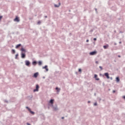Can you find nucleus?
I'll list each match as a JSON object with an SVG mask.
<instances>
[{"label": "nucleus", "instance_id": "1", "mask_svg": "<svg viewBox=\"0 0 125 125\" xmlns=\"http://www.w3.org/2000/svg\"><path fill=\"white\" fill-rule=\"evenodd\" d=\"M21 58H22V59H24L26 58V54H25V53L23 52H21Z\"/></svg>", "mask_w": 125, "mask_h": 125}, {"label": "nucleus", "instance_id": "2", "mask_svg": "<svg viewBox=\"0 0 125 125\" xmlns=\"http://www.w3.org/2000/svg\"><path fill=\"white\" fill-rule=\"evenodd\" d=\"M51 106L54 110V111H57L58 110V107H57V105H56L55 106H54L53 104H51Z\"/></svg>", "mask_w": 125, "mask_h": 125}, {"label": "nucleus", "instance_id": "3", "mask_svg": "<svg viewBox=\"0 0 125 125\" xmlns=\"http://www.w3.org/2000/svg\"><path fill=\"white\" fill-rule=\"evenodd\" d=\"M39 88H40V86H39V84L36 85V89H35L33 91L34 92H36V91H39Z\"/></svg>", "mask_w": 125, "mask_h": 125}, {"label": "nucleus", "instance_id": "4", "mask_svg": "<svg viewBox=\"0 0 125 125\" xmlns=\"http://www.w3.org/2000/svg\"><path fill=\"white\" fill-rule=\"evenodd\" d=\"M25 65L27 66H30V64H31V62H30V61H28V60H26L25 61Z\"/></svg>", "mask_w": 125, "mask_h": 125}, {"label": "nucleus", "instance_id": "5", "mask_svg": "<svg viewBox=\"0 0 125 125\" xmlns=\"http://www.w3.org/2000/svg\"><path fill=\"white\" fill-rule=\"evenodd\" d=\"M14 21L15 22H20V20H19V18L16 17V18L14 19Z\"/></svg>", "mask_w": 125, "mask_h": 125}, {"label": "nucleus", "instance_id": "6", "mask_svg": "<svg viewBox=\"0 0 125 125\" xmlns=\"http://www.w3.org/2000/svg\"><path fill=\"white\" fill-rule=\"evenodd\" d=\"M97 52L96 51H93V52H91L89 54L90 55H95V54H97Z\"/></svg>", "mask_w": 125, "mask_h": 125}, {"label": "nucleus", "instance_id": "7", "mask_svg": "<svg viewBox=\"0 0 125 125\" xmlns=\"http://www.w3.org/2000/svg\"><path fill=\"white\" fill-rule=\"evenodd\" d=\"M38 76H39V72H36L34 73L33 77L34 78H38Z\"/></svg>", "mask_w": 125, "mask_h": 125}, {"label": "nucleus", "instance_id": "8", "mask_svg": "<svg viewBox=\"0 0 125 125\" xmlns=\"http://www.w3.org/2000/svg\"><path fill=\"white\" fill-rule=\"evenodd\" d=\"M104 76L107 78V79H110V77H109V73H105Z\"/></svg>", "mask_w": 125, "mask_h": 125}, {"label": "nucleus", "instance_id": "9", "mask_svg": "<svg viewBox=\"0 0 125 125\" xmlns=\"http://www.w3.org/2000/svg\"><path fill=\"white\" fill-rule=\"evenodd\" d=\"M56 89L57 92L58 93H59V92H60V90H61V89L60 88H58V87H57L56 88Z\"/></svg>", "mask_w": 125, "mask_h": 125}, {"label": "nucleus", "instance_id": "10", "mask_svg": "<svg viewBox=\"0 0 125 125\" xmlns=\"http://www.w3.org/2000/svg\"><path fill=\"white\" fill-rule=\"evenodd\" d=\"M60 5H61V3H60V2H59V4H58V5L56 4H54L55 7H59V6H60Z\"/></svg>", "mask_w": 125, "mask_h": 125}, {"label": "nucleus", "instance_id": "11", "mask_svg": "<svg viewBox=\"0 0 125 125\" xmlns=\"http://www.w3.org/2000/svg\"><path fill=\"white\" fill-rule=\"evenodd\" d=\"M42 69H45L46 72H48V68H47V65H45V66H43Z\"/></svg>", "mask_w": 125, "mask_h": 125}, {"label": "nucleus", "instance_id": "12", "mask_svg": "<svg viewBox=\"0 0 125 125\" xmlns=\"http://www.w3.org/2000/svg\"><path fill=\"white\" fill-rule=\"evenodd\" d=\"M21 52H26V49H24V48L22 47L21 49Z\"/></svg>", "mask_w": 125, "mask_h": 125}, {"label": "nucleus", "instance_id": "13", "mask_svg": "<svg viewBox=\"0 0 125 125\" xmlns=\"http://www.w3.org/2000/svg\"><path fill=\"white\" fill-rule=\"evenodd\" d=\"M53 101H54V100H53V99H51L49 103L51 104V105H53Z\"/></svg>", "mask_w": 125, "mask_h": 125}, {"label": "nucleus", "instance_id": "14", "mask_svg": "<svg viewBox=\"0 0 125 125\" xmlns=\"http://www.w3.org/2000/svg\"><path fill=\"white\" fill-rule=\"evenodd\" d=\"M29 111L30 112V113H31V114H32V115H34L35 114V112L34 111H32V110H31V109H29Z\"/></svg>", "mask_w": 125, "mask_h": 125}, {"label": "nucleus", "instance_id": "15", "mask_svg": "<svg viewBox=\"0 0 125 125\" xmlns=\"http://www.w3.org/2000/svg\"><path fill=\"white\" fill-rule=\"evenodd\" d=\"M103 47L104 49H106L107 48L109 47V45L107 44L106 45H104Z\"/></svg>", "mask_w": 125, "mask_h": 125}, {"label": "nucleus", "instance_id": "16", "mask_svg": "<svg viewBox=\"0 0 125 125\" xmlns=\"http://www.w3.org/2000/svg\"><path fill=\"white\" fill-rule=\"evenodd\" d=\"M32 65H34V66H36V65H37V62L36 61H33L32 62Z\"/></svg>", "mask_w": 125, "mask_h": 125}, {"label": "nucleus", "instance_id": "17", "mask_svg": "<svg viewBox=\"0 0 125 125\" xmlns=\"http://www.w3.org/2000/svg\"><path fill=\"white\" fill-rule=\"evenodd\" d=\"M20 46H21V44H19L17 45V46H16V48H19V47H20Z\"/></svg>", "mask_w": 125, "mask_h": 125}, {"label": "nucleus", "instance_id": "18", "mask_svg": "<svg viewBox=\"0 0 125 125\" xmlns=\"http://www.w3.org/2000/svg\"><path fill=\"white\" fill-rule=\"evenodd\" d=\"M116 80L117 83H119V82H120V78L119 77H116Z\"/></svg>", "mask_w": 125, "mask_h": 125}, {"label": "nucleus", "instance_id": "19", "mask_svg": "<svg viewBox=\"0 0 125 125\" xmlns=\"http://www.w3.org/2000/svg\"><path fill=\"white\" fill-rule=\"evenodd\" d=\"M38 64H39V66H41V65H42V61H39L38 62Z\"/></svg>", "mask_w": 125, "mask_h": 125}, {"label": "nucleus", "instance_id": "20", "mask_svg": "<svg viewBox=\"0 0 125 125\" xmlns=\"http://www.w3.org/2000/svg\"><path fill=\"white\" fill-rule=\"evenodd\" d=\"M19 55L18 54H17L16 55H15V59H17V58H18V56H19Z\"/></svg>", "mask_w": 125, "mask_h": 125}, {"label": "nucleus", "instance_id": "21", "mask_svg": "<svg viewBox=\"0 0 125 125\" xmlns=\"http://www.w3.org/2000/svg\"><path fill=\"white\" fill-rule=\"evenodd\" d=\"M12 52L13 54H14L15 53V50L14 49H12Z\"/></svg>", "mask_w": 125, "mask_h": 125}, {"label": "nucleus", "instance_id": "22", "mask_svg": "<svg viewBox=\"0 0 125 125\" xmlns=\"http://www.w3.org/2000/svg\"><path fill=\"white\" fill-rule=\"evenodd\" d=\"M99 68H100V69H101V70H103V68L102 67V66H100Z\"/></svg>", "mask_w": 125, "mask_h": 125}, {"label": "nucleus", "instance_id": "23", "mask_svg": "<svg viewBox=\"0 0 125 125\" xmlns=\"http://www.w3.org/2000/svg\"><path fill=\"white\" fill-rule=\"evenodd\" d=\"M94 78H95V79H96L97 78V75L95 74L94 75Z\"/></svg>", "mask_w": 125, "mask_h": 125}, {"label": "nucleus", "instance_id": "24", "mask_svg": "<svg viewBox=\"0 0 125 125\" xmlns=\"http://www.w3.org/2000/svg\"><path fill=\"white\" fill-rule=\"evenodd\" d=\"M94 106H97V103H95L94 104Z\"/></svg>", "mask_w": 125, "mask_h": 125}, {"label": "nucleus", "instance_id": "25", "mask_svg": "<svg viewBox=\"0 0 125 125\" xmlns=\"http://www.w3.org/2000/svg\"><path fill=\"white\" fill-rule=\"evenodd\" d=\"M26 108L28 110V111H29V109H31V108H29V107H28V106H26Z\"/></svg>", "mask_w": 125, "mask_h": 125}, {"label": "nucleus", "instance_id": "26", "mask_svg": "<svg viewBox=\"0 0 125 125\" xmlns=\"http://www.w3.org/2000/svg\"><path fill=\"white\" fill-rule=\"evenodd\" d=\"M96 79V81H99V78H95Z\"/></svg>", "mask_w": 125, "mask_h": 125}, {"label": "nucleus", "instance_id": "27", "mask_svg": "<svg viewBox=\"0 0 125 125\" xmlns=\"http://www.w3.org/2000/svg\"><path fill=\"white\" fill-rule=\"evenodd\" d=\"M4 102H5L6 103H8V101H6V100H4Z\"/></svg>", "mask_w": 125, "mask_h": 125}, {"label": "nucleus", "instance_id": "28", "mask_svg": "<svg viewBox=\"0 0 125 125\" xmlns=\"http://www.w3.org/2000/svg\"><path fill=\"white\" fill-rule=\"evenodd\" d=\"M38 24H41V21H39L38 22Z\"/></svg>", "mask_w": 125, "mask_h": 125}, {"label": "nucleus", "instance_id": "29", "mask_svg": "<svg viewBox=\"0 0 125 125\" xmlns=\"http://www.w3.org/2000/svg\"><path fill=\"white\" fill-rule=\"evenodd\" d=\"M79 72H82V69H79Z\"/></svg>", "mask_w": 125, "mask_h": 125}, {"label": "nucleus", "instance_id": "30", "mask_svg": "<svg viewBox=\"0 0 125 125\" xmlns=\"http://www.w3.org/2000/svg\"><path fill=\"white\" fill-rule=\"evenodd\" d=\"M26 125H31V124H29V123H26Z\"/></svg>", "mask_w": 125, "mask_h": 125}, {"label": "nucleus", "instance_id": "31", "mask_svg": "<svg viewBox=\"0 0 125 125\" xmlns=\"http://www.w3.org/2000/svg\"><path fill=\"white\" fill-rule=\"evenodd\" d=\"M1 18H2V16H0V20H1Z\"/></svg>", "mask_w": 125, "mask_h": 125}, {"label": "nucleus", "instance_id": "32", "mask_svg": "<svg viewBox=\"0 0 125 125\" xmlns=\"http://www.w3.org/2000/svg\"><path fill=\"white\" fill-rule=\"evenodd\" d=\"M86 42H89V40H87Z\"/></svg>", "mask_w": 125, "mask_h": 125}, {"label": "nucleus", "instance_id": "33", "mask_svg": "<svg viewBox=\"0 0 125 125\" xmlns=\"http://www.w3.org/2000/svg\"><path fill=\"white\" fill-rule=\"evenodd\" d=\"M95 63H96V64H98V61H96V62H95Z\"/></svg>", "mask_w": 125, "mask_h": 125}, {"label": "nucleus", "instance_id": "34", "mask_svg": "<svg viewBox=\"0 0 125 125\" xmlns=\"http://www.w3.org/2000/svg\"><path fill=\"white\" fill-rule=\"evenodd\" d=\"M93 40H94V41H96L97 39H96V38H94Z\"/></svg>", "mask_w": 125, "mask_h": 125}, {"label": "nucleus", "instance_id": "35", "mask_svg": "<svg viewBox=\"0 0 125 125\" xmlns=\"http://www.w3.org/2000/svg\"><path fill=\"white\" fill-rule=\"evenodd\" d=\"M115 92H116V91L113 90V93H115Z\"/></svg>", "mask_w": 125, "mask_h": 125}, {"label": "nucleus", "instance_id": "36", "mask_svg": "<svg viewBox=\"0 0 125 125\" xmlns=\"http://www.w3.org/2000/svg\"><path fill=\"white\" fill-rule=\"evenodd\" d=\"M118 57L119 58H120L121 55H118Z\"/></svg>", "mask_w": 125, "mask_h": 125}, {"label": "nucleus", "instance_id": "37", "mask_svg": "<svg viewBox=\"0 0 125 125\" xmlns=\"http://www.w3.org/2000/svg\"><path fill=\"white\" fill-rule=\"evenodd\" d=\"M110 80H113V78H112V77H110Z\"/></svg>", "mask_w": 125, "mask_h": 125}, {"label": "nucleus", "instance_id": "38", "mask_svg": "<svg viewBox=\"0 0 125 125\" xmlns=\"http://www.w3.org/2000/svg\"><path fill=\"white\" fill-rule=\"evenodd\" d=\"M123 97L124 99L125 100V96H124Z\"/></svg>", "mask_w": 125, "mask_h": 125}, {"label": "nucleus", "instance_id": "39", "mask_svg": "<svg viewBox=\"0 0 125 125\" xmlns=\"http://www.w3.org/2000/svg\"><path fill=\"white\" fill-rule=\"evenodd\" d=\"M45 18H47V16H45Z\"/></svg>", "mask_w": 125, "mask_h": 125}, {"label": "nucleus", "instance_id": "40", "mask_svg": "<svg viewBox=\"0 0 125 125\" xmlns=\"http://www.w3.org/2000/svg\"><path fill=\"white\" fill-rule=\"evenodd\" d=\"M88 103H90V101H88Z\"/></svg>", "mask_w": 125, "mask_h": 125}, {"label": "nucleus", "instance_id": "41", "mask_svg": "<svg viewBox=\"0 0 125 125\" xmlns=\"http://www.w3.org/2000/svg\"><path fill=\"white\" fill-rule=\"evenodd\" d=\"M95 11H97V9L96 8V9H95Z\"/></svg>", "mask_w": 125, "mask_h": 125}, {"label": "nucleus", "instance_id": "42", "mask_svg": "<svg viewBox=\"0 0 125 125\" xmlns=\"http://www.w3.org/2000/svg\"><path fill=\"white\" fill-rule=\"evenodd\" d=\"M119 43H122V42H119Z\"/></svg>", "mask_w": 125, "mask_h": 125}, {"label": "nucleus", "instance_id": "43", "mask_svg": "<svg viewBox=\"0 0 125 125\" xmlns=\"http://www.w3.org/2000/svg\"><path fill=\"white\" fill-rule=\"evenodd\" d=\"M62 119H64V117H62Z\"/></svg>", "mask_w": 125, "mask_h": 125}, {"label": "nucleus", "instance_id": "44", "mask_svg": "<svg viewBox=\"0 0 125 125\" xmlns=\"http://www.w3.org/2000/svg\"><path fill=\"white\" fill-rule=\"evenodd\" d=\"M43 79H44V77H43Z\"/></svg>", "mask_w": 125, "mask_h": 125}, {"label": "nucleus", "instance_id": "45", "mask_svg": "<svg viewBox=\"0 0 125 125\" xmlns=\"http://www.w3.org/2000/svg\"><path fill=\"white\" fill-rule=\"evenodd\" d=\"M100 100H101V99H100Z\"/></svg>", "mask_w": 125, "mask_h": 125}]
</instances>
